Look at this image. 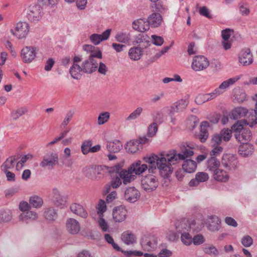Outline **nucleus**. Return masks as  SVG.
<instances>
[{
	"instance_id": "obj_1",
	"label": "nucleus",
	"mask_w": 257,
	"mask_h": 257,
	"mask_svg": "<svg viewBox=\"0 0 257 257\" xmlns=\"http://www.w3.org/2000/svg\"><path fill=\"white\" fill-rule=\"evenodd\" d=\"M168 159V154H161L160 157L154 154L143 158L144 161L149 164L146 165L149 173L156 174L159 171L164 178H168L173 171V168L170 167Z\"/></svg>"
},
{
	"instance_id": "obj_2",
	"label": "nucleus",
	"mask_w": 257,
	"mask_h": 257,
	"mask_svg": "<svg viewBox=\"0 0 257 257\" xmlns=\"http://www.w3.org/2000/svg\"><path fill=\"white\" fill-rule=\"evenodd\" d=\"M148 168L146 164H141V161L133 163L126 170L123 169L119 172V177L124 185L134 181L136 178V175H140Z\"/></svg>"
},
{
	"instance_id": "obj_3",
	"label": "nucleus",
	"mask_w": 257,
	"mask_h": 257,
	"mask_svg": "<svg viewBox=\"0 0 257 257\" xmlns=\"http://www.w3.org/2000/svg\"><path fill=\"white\" fill-rule=\"evenodd\" d=\"M182 144L180 146L181 152L177 154L175 150H172L168 154V162L170 167L176 164L178 161L184 160L185 159L190 157L194 154L193 148L186 144Z\"/></svg>"
},
{
	"instance_id": "obj_4",
	"label": "nucleus",
	"mask_w": 257,
	"mask_h": 257,
	"mask_svg": "<svg viewBox=\"0 0 257 257\" xmlns=\"http://www.w3.org/2000/svg\"><path fill=\"white\" fill-rule=\"evenodd\" d=\"M248 124L246 120L242 119L238 120L232 127V132H233L235 134L236 139L239 142L242 144L246 143V141L250 140L251 136V133L249 130L244 129L243 126Z\"/></svg>"
},
{
	"instance_id": "obj_5",
	"label": "nucleus",
	"mask_w": 257,
	"mask_h": 257,
	"mask_svg": "<svg viewBox=\"0 0 257 257\" xmlns=\"http://www.w3.org/2000/svg\"><path fill=\"white\" fill-rule=\"evenodd\" d=\"M231 137V131L228 128H223L219 134H215L211 136L210 144L212 147H221L224 143L228 142Z\"/></svg>"
},
{
	"instance_id": "obj_6",
	"label": "nucleus",
	"mask_w": 257,
	"mask_h": 257,
	"mask_svg": "<svg viewBox=\"0 0 257 257\" xmlns=\"http://www.w3.org/2000/svg\"><path fill=\"white\" fill-rule=\"evenodd\" d=\"M157 174L149 173L144 176L142 180V188L147 192H151L155 190L159 185V181Z\"/></svg>"
},
{
	"instance_id": "obj_7",
	"label": "nucleus",
	"mask_w": 257,
	"mask_h": 257,
	"mask_svg": "<svg viewBox=\"0 0 257 257\" xmlns=\"http://www.w3.org/2000/svg\"><path fill=\"white\" fill-rule=\"evenodd\" d=\"M43 7L36 3L30 5L27 10V17L28 20L33 23H37L44 15Z\"/></svg>"
},
{
	"instance_id": "obj_8",
	"label": "nucleus",
	"mask_w": 257,
	"mask_h": 257,
	"mask_svg": "<svg viewBox=\"0 0 257 257\" xmlns=\"http://www.w3.org/2000/svg\"><path fill=\"white\" fill-rule=\"evenodd\" d=\"M58 154L51 152L43 157V160L40 163V166L43 168L52 170L58 163Z\"/></svg>"
},
{
	"instance_id": "obj_9",
	"label": "nucleus",
	"mask_w": 257,
	"mask_h": 257,
	"mask_svg": "<svg viewBox=\"0 0 257 257\" xmlns=\"http://www.w3.org/2000/svg\"><path fill=\"white\" fill-rule=\"evenodd\" d=\"M221 164L227 170L233 171L237 169L238 161L234 155L225 154L222 156Z\"/></svg>"
},
{
	"instance_id": "obj_10",
	"label": "nucleus",
	"mask_w": 257,
	"mask_h": 257,
	"mask_svg": "<svg viewBox=\"0 0 257 257\" xmlns=\"http://www.w3.org/2000/svg\"><path fill=\"white\" fill-rule=\"evenodd\" d=\"M209 65V62L206 57L198 55L194 57L191 67L195 71H200L206 69Z\"/></svg>"
},
{
	"instance_id": "obj_11",
	"label": "nucleus",
	"mask_w": 257,
	"mask_h": 257,
	"mask_svg": "<svg viewBox=\"0 0 257 257\" xmlns=\"http://www.w3.org/2000/svg\"><path fill=\"white\" fill-rule=\"evenodd\" d=\"M10 31L17 38H24L29 31V25L26 22H19L17 24L15 30L11 29Z\"/></svg>"
},
{
	"instance_id": "obj_12",
	"label": "nucleus",
	"mask_w": 257,
	"mask_h": 257,
	"mask_svg": "<svg viewBox=\"0 0 257 257\" xmlns=\"http://www.w3.org/2000/svg\"><path fill=\"white\" fill-rule=\"evenodd\" d=\"M37 48L32 46L24 47L21 53V57L25 63L31 62L36 57Z\"/></svg>"
},
{
	"instance_id": "obj_13",
	"label": "nucleus",
	"mask_w": 257,
	"mask_h": 257,
	"mask_svg": "<svg viewBox=\"0 0 257 257\" xmlns=\"http://www.w3.org/2000/svg\"><path fill=\"white\" fill-rule=\"evenodd\" d=\"M98 65L97 61L95 59H92L88 57L87 59L83 61L81 64L82 72L86 74H92L96 71Z\"/></svg>"
},
{
	"instance_id": "obj_14",
	"label": "nucleus",
	"mask_w": 257,
	"mask_h": 257,
	"mask_svg": "<svg viewBox=\"0 0 257 257\" xmlns=\"http://www.w3.org/2000/svg\"><path fill=\"white\" fill-rule=\"evenodd\" d=\"M157 241L154 236L149 235L144 236L141 241V245L144 250L151 251L156 248Z\"/></svg>"
},
{
	"instance_id": "obj_15",
	"label": "nucleus",
	"mask_w": 257,
	"mask_h": 257,
	"mask_svg": "<svg viewBox=\"0 0 257 257\" xmlns=\"http://www.w3.org/2000/svg\"><path fill=\"white\" fill-rule=\"evenodd\" d=\"M240 78V76H236L234 77L230 78L227 80L224 81L219 86L218 88L214 90L213 92V93L215 94V95L217 96L218 95L223 93L224 92V89L228 88L229 86L233 84L235 82L238 80Z\"/></svg>"
},
{
	"instance_id": "obj_16",
	"label": "nucleus",
	"mask_w": 257,
	"mask_h": 257,
	"mask_svg": "<svg viewBox=\"0 0 257 257\" xmlns=\"http://www.w3.org/2000/svg\"><path fill=\"white\" fill-rule=\"evenodd\" d=\"M52 201L56 206L63 208L66 202V199L58 189L55 188L52 190Z\"/></svg>"
},
{
	"instance_id": "obj_17",
	"label": "nucleus",
	"mask_w": 257,
	"mask_h": 257,
	"mask_svg": "<svg viewBox=\"0 0 257 257\" xmlns=\"http://www.w3.org/2000/svg\"><path fill=\"white\" fill-rule=\"evenodd\" d=\"M124 197L126 201L134 203L140 198V193L135 187H129L125 190Z\"/></svg>"
},
{
	"instance_id": "obj_18",
	"label": "nucleus",
	"mask_w": 257,
	"mask_h": 257,
	"mask_svg": "<svg viewBox=\"0 0 257 257\" xmlns=\"http://www.w3.org/2000/svg\"><path fill=\"white\" fill-rule=\"evenodd\" d=\"M127 213V210L124 207L122 206L116 207L113 210V218L115 222H122L125 219Z\"/></svg>"
},
{
	"instance_id": "obj_19",
	"label": "nucleus",
	"mask_w": 257,
	"mask_h": 257,
	"mask_svg": "<svg viewBox=\"0 0 257 257\" xmlns=\"http://www.w3.org/2000/svg\"><path fill=\"white\" fill-rule=\"evenodd\" d=\"M239 61L243 66H247L252 63V55L249 49H245L240 52Z\"/></svg>"
},
{
	"instance_id": "obj_20",
	"label": "nucleus",
	"mask_w": 257,
	"mask_h": 257,
	"mask_svg": "<svg viewBox=\"0 0 257 257\" xmlns=\"http://www.w3.org/2000/svg\"><path fill=\"white\" fill-rule=\"evenodd\" d=\"M67 230L71 234H77L80 229V225L78 221L74 218H69L66 223Z\"/></svg>"
},
{
	"instance_id": "obj_21",
	"label": "nucleus",
	"mask_w": 257,
	"mask_h": 257,
	"mask_svg": "<svg viewBox=\"0 0 257 257\" xmlns=\"http://www.w3.org/2000/svg\"><path fill=\"white\" fill-rule=\"evenodd\" d=\"M210 127L209 123L207 121H203L200 125V133L196 135V137L201 143H204L208 138L209 133L208 128Z\"/></svg>"
},
{
	"instance_id": "obj_22",
	"label": "nucleus",
	"mask_w": 257,
	"mask_h": 257,
	"mask_svg": "<svg viewBox=\"0 0 257 257\" xmlns=\"http://www.w3.org/2000/svg\"><path fill=\"white\" fill-rule=\"evenodd\" d=\"M150 27L147 19H140L133 23V29L141 32L148 31L150 29Z\"/></svg>"
},
{
	"instance_id": "obj_23",
	"label": "nucleus",
	"mask_w": 257,
	"mask_h": 257,
	"mask_svg": "<svg viewBox=\"0 0 257 257\" xmlns=\"http://www.w3.org/2000/svg\"><path fill=\"white\" fill-rule=\"evenodd\" d=\"M208 179L209 176L207 173L198 172L195 175V178L190 180L189 185L191 187L197 186L200 183L206 182Z\"/></svg>"
},
{
	"instance_id": "obj_24",
	"label": "nucleus",
	"mask_w": 257,
	"mask_h": 257,
	"mask_svg": "<svg viewBox=\"0 0 257 257\" xmlns=\"http://www.w3.org/2000/svg\"><path fill=\"white\" fill-rule=\"evenodd\" d=\"M148 22L152 28H157L161 26L163 18L161 15L158 13H153L148 18Z\"/></svg>"
},
{
	"instance_id": "obj_25",
	"label": "nucleus",
	"mask_w": 257,
	"mask_h": 257,
	"mask_svg": "<svg viewBox=\"0 0 257 257\" xmlns=\"http://www.w3.org/2000/svg\"><path fill=\"white\" fill-rule=\"evenodd\" d=\"M71 211L74 214L79 216L86 218L88 216V213L84 208L80 204L77 203H73L70 206Z\"/></svg>"
},
{
	"instance_id": "obj_26",
	"label": "nucleus",
	"mask_w": 257,
	"mask_h": 257,
	"mask_svg": "<svg viewBox=\"0 0 257 257\" xmlns=\"http://www.w3.org/2000/svg\"><path fill=\"white\" fill-rule=\"evenodd\" d=\"M253 152V146L250 144L245 143L240 145L238 149V154L242 157H246L252 155Z\"/></svg>"
},
{
	"instance_id": "obj_27",
	"label": "nucleus",
	"mask_w": 257,
	"mask_h": 257,
	"mask_svg": "<svg viewBox=\"0 0 257 257\" xmlns=\"http://www.w3.org/2000/svg\"><path fill=\"white\" fill-rule=\"evenodd\" d=\"M175 225L176 231L178 234L183 232H188L191 228V225L190 222L186 219H183L181 221L176 222Z\"/></svg>"
},
{
	"instance_id": "obj_28",
	"label": "nucleus",
	"mask_w": 257,
	"mask_h": 257,
	"mask_svg": "<svg viewBox=\"0 0 257 257\" xmlns=\"http://www.w3.org/2000/svg\"><path fill=\"white\" fill-rule=\"evenodd\" d=\"M248 112V110L244 107H238L232 110L230 114V118L232 119L237 120L245 116Z\"/></svg>"
},
{
	"instance_id": "obj_29",
	"label": "nucleus",
	"mask_w": 257,
	"mask_h": 257,
	"mask_svg": "<svg viewBox=\"0 0 257 257\" xmlns=\"http://www.w3.org/2000/svg\"><path fill=\"white\" fill-rule=\"evenodd\" d=\"M140 148H142L138 140H134L127 142L125 146L126 151L131 153H136Z\"/></svg>"
},
{
	"instance_id": "obj_30",
	"label": "nucleus",
	"mask_w": 257,
	"mask_h": 257,
	"mask_svg": "<svg viewBox=\"0 0 257 257\" xmlns=\"http://www.w3.org/2000/svg\"><path fill=\"white\" fill-rule=\"evenodd\" d=\"M220 220L216 216L211 217L208 222V228L211 231H218L220 228Z\"/></svg>"
},
{
	"instance_id": "obj_31",
	"label": "nucleus",
	"mask_w": 257,
	"mask_h": 257,
	"mask_svg": "<svg viewBox=\"0 0 257 257\" xmlns=\"http://www.w3.org/2000/svg\"><path fill=\"white\" fill-rule=\"evenodd\" d=\"M220 163L216 158L210 157L208 159L206 163L207 169L213 173L219 169Z\"/></svg>"
},
{
	"instance_id": "obj_32",
	"label": "nucleus",
	"mask_w": 257,
	"mask_h": 257,
	"mask_svg": "<svg viewBox=\"0 0 257 257\" xmlns=\"http://www.w3.org/2000/svg\"><path fill=\"white\" fill-rule=\"evenodd\" d=\"M82 72L81 65L79 66L77 64H73L69 69V73L72 78L75 79L79 80L81 78Z\"/></svg>"
},
{
	"instance_id": "obj_33",
	"label": "nucleus",
	"mask_w": 257,
	"mask_h": 257,
	"mask_svg": "<svg viewBox=\"0 0 257 257\" xmlns=\"http://www.w3.org/2000/svg\"><path fill=\"white\" fill-rule=\"evenodd\" d=\"M197 167V163L191 159L186 160L182 165V168L186 173H192L194 172Z\"/></svg>"
},
{
	"instance_id": "obj_34",
	"label": "nucleus",
	"mask_w": 257,
	"mask_h": 257,
	"mask_svg": "<svg viewBox=\"0 0 257 257\" xmlns=\"http://www.w3.org/2000/svg\"><path fill=\"white\" fill-rule=\"evenodd\" d=\"M122 145L118 140H115L113 142H107L106 148L110 153L118 152L122 148Z\"/></svg>"
},
{
	"instance_id": "obj_35",
	"label": "nucleus",
	"mask_w": 257,
	"mask_h": 257,
	"mask_svg": "<svg viewBox=\"0 0 257 257\" xmlns=\"http://www.w3.org/2000/svg\"><path fill=\"white\" fill-rule=\"evenodd\" d=\"M213 176L215 180L219 182H225L229 179V176L226 172L222 169H218L213 172Z\"/></svg>"
},
{
	"instance_id": "obj_36",
	"label": "nucleus",
	"mask_w": 257,
	"mask_h": 257,
	"mask_svg": "<svg viewBox=\"0 0 257 257\" xmlns=\"http://www.w3.org/2000/svg\"><path fill=\"white\" fill-rule=\"evenodd\" d=\"M44 216L48 221H54L58 216L57 211L53 207L47 208L44 212Z\"/></svg>"
},
{
	"instance_id": "obj_37",
	"label": "nucleus",
	"mask_w": 257,
	"mask_h": 257,
	"mask_svg": "<svg viewBox=\"0 0 257 257\" xmlns=\"http://www.w3.org/2000/svg\"><path fill=\"white\" fill-rule=\"evenodd\" d=\"M143 53V51L141 47H133L130 49L128 55L132 60L136 61L140 59Z\"/></svg>"
},
{
	"instance_id": "obj_38",
	"label": "nucleus",
	"mask_w": 257,
	"mask_h": 257,
	"mask_svg": "<svg viewBox=\"0 0 257 257\" xmlns=\"http://www.w3.org/2000/svg\"><path fill=\"white\" fill-rule=\"evenodd\" d=\"M121 240L126 244H132L135 241L136 237L131 231L127 230L122 233Z\"/></svg>"
},
{
	"instance_id": "obj_39",
	"label": "nucleus",
	"mask_w": 257,
	"mask_h": 257,
	"mask_svg": "<svg viewBox=\"0 0 257 257\" xmlns=\"http://www.w3.org/2000/svg\"><path fill=\"white\" fill-rule=\"evenodd\" d=\"M150 41L149 37L145 34H139L136 38L134 43L141 44L142 43V47L146 48L147 45H150Z\"/></svg>"
},
{
	"instance_id": "obj_40",
	"label": "nucleus",
	"mask_w": 257,
	"mask_h": 257,
	"mask_svg": "<svg viewBox=\"0 0 257 257\" xmlns=\"http://www.w3.org/2000/svg\"><path fill=\"white\" fill-rule=\"evenodd\" d=\"M188 104V101L186 99H180L177 102L173 104V110H176V112L183 111L186 107Z\"/></svg>"
},
{
	"instance_id": "obj_41",
	"label": "nucleus",
	"mask_w": 257,
	"mask_h": 257,
	"mask_svg": "<svg viewBox=\"0 0 257 257\" xmlns=\"http://www.w3.org/2000/svg\"><path fill=\"white\" fill-rule=\"evenodd\" d=\"M12 218V212L9 209L2 210L0 211V222H8Z\"/></svg>"
},
{
	"instance_id": "obj_42",
	"label": "nucleus",
	"mask_w": 257,
	"mask_h": 257,
	"mask_svg": "<svg viewBox=\"0 0 257 257\" xmlns=\"http://www.w3.org/2000/svg\"><path fill=\"white\" fill-rule=\"evenodd\" d=\"M30 204L34 208H40L43 204L42 198L38 196L31 197L29 200Z\"/></svg>"
},
{
	"instance_id": "obj_43",
	"label": "nucleus",
	"mask_w": 257,
	"mask_h": 257,
	"mask_svg": "<svg viewBox=\"0 0 257 257\" xmlns=\"http://www.w3.org/2000/svg\"><path fill=\"white\" fill-rule=\"evenodd\" d=\"M28 111L26 107H21L18 109L13 110L11 113V116L15 120L18 119L20 117L25 114Z\"/></svg>"
},
{
	"instance_id": "obj_44",
	"label": "nucleus",
	"mask_w": 257,
	"mask_h": 257,
	"mask_svg": "<svg viewBox=\"0 0 257 257\" xmlns=\"http://www.w3.org/2000/svg\"><path fill=\"white\" fill-rule=\"evenodd\" d=\"M115 38L117 42L123 43H127L130 42L131 40V37L129 34L123 33L117 34Z\"/></svg>"
},
{
	"instance_id": "obj_45",
	"label": "nucleus",
	"mask_w": 257,
	"mask_h": 257,
	"mask_svg": "<svg viewBox=\"0 0 257 257\" xmlns=\"http://www.w3.org/2000/svg\"><path fill=\"white\" fill-rule=\"evenodd\" d=\"M20 217L23 220L32 219L35 220L38 218L37 214L32 211H29L24 212L20 215Z\"/></svg>"
},
{
	"instance_id": "obj_46",
	"label": "nucleus",
	"mask_w": 257,
	"mask_h": 257,
	"mask_svg": "<svg viewBox=\"0 0 257 257\" xmlns=\"http://www.w3.org/2000/svg\"><path fill=\"white\" fill-rule=\"evenodd\" d=\"M143 109L141 107H137L134 111H133L126 118V120H135L140 116Z\"/></svg>"
},
{
	"instance_id": "obj_47",
	"label": "nucleus",
	"mask_w": 257,
	"mask_h": 257,
	"mask_svg": "<svg viewBox=\"0 0 257 257\" xmlns=\"http://www.w3.org/2000/svg\"><path fill=\"white\" fill-rule=\"evenodd\" d=\"M92 145V141L86 140L84 141L81 145V151L84 155H87L90 151L91 147Z\"/></svg>"
},
{
	"instance_id": "obj_48",
	"label": "nucleus",
	"mask_w": 257,
	"mask_h": 257,
	"mask_svg": "<svg viewBox=\"0 0 257 257\" xmlns=\"http://www.w3.org/2000/svg\"><path fill=\"white\" fill-rule=\"evenodd\" d=\"M97 212L99 217H103V213L106 210V206L105 202L102 200H100L97 206Z\"/></svg>"
},
{
	"instance_id": "obj_49",
	"label": "nucleus",
	"mask_w": 257,
	"mask_h": 257,
	"mask_svg": "<svg viewBox=\"0 0 257 257\" xmlns=\"http://www.w3.org/2000/svg\"><path fill=\"white\" fill-rule=\"evenodd\" d=\"M180 234L181 235V241L184 244L188 245L191 244V243L192 242V237L189 234L188 232H183Z\"/></svg>"
},
{
	"instance_id": "obj_50",
	"label": "nucleus",
	"mask_w": 257,
	"mask_h": 257,
	"mask_svg": "<svg viewBox=\"0 0 257 257\" xmlns=\"http://www.w3.org/2000/svg\"><path fill=\"white\" fill-rule=\"evenodd\" d=\"M74 114V111H73L72 110H69L67 113L63 121L60 124L61 128H65L68 125V124L69 123L71 119L73 117Z\"/></svg>"
},
{
	"instance_id": "obj_51",
	"label": "nucleus",
	"mask_w": 257,
	"mask_h": 257,
	"mask_svg": "<svg viewBox=\"0 0 257 257\" xmlns=\"http://www.w3.org/2000/svg\"><path fill=\"white\" fill-rule=\"evenodd\" d=\"M153 4L152 6V9H155V10H153V11L161 13H163L165 12L166 8L160 2H155L153 3Z\"/></svg>"
},
{
	"instance_id": "obj_52",
	"label": "nucleus",
	"mask_w": 257,
	"mask_h": 257,
	"mask_svg": "<svg viewBox=\"0 0 257 257\" xmlns=\"http://www.w3.org/2000/svg\"><path fill=\"white\" fill-rule=\"evenodd\" d=\"M158 131V125L156 122L152 123L148 127V136L150 137H154Z\"/></svg>"
},
{
	"instance_id": "obj_53",
	"label": "nucleus",
	"mask_w": 257,
	"mask_h": 257,
	"mask_svg": "<svg viewBox=\"0 0 257 257\" xmlns=\"http://www.w3.org/2000/svg\"><path fill=\"white\" fill-rule=\"evenodd\" d=\"M109 118V113L107 112H102L100 114L98 117L97 122L99 125L104 124L107 122Z\"/></svg>"
},
{
	"instance_id": "obj_54",
	"label": "nucleus",
	"mask_w": 257,
	"mask_h": 257,
	"mask_svg": "<svg viewBox=\"0 0 257 257\" xmlns=\"http://www.w3.org/2000/svg\"><path fill=\"white\" fill-rule=\"evenodd\" d=\"M241 242L244 247H247L253 244V239L249 235H246L241 238Z\"/></svg>"
},
{
	"instance_id": "obj_55",
	"label": "nucleus",
	"mask_w": 257,
	"mask_h": 257,
	"mask_svg": "<svg viewBox=\"0 0 257 257\" xmlns=\"http://www.w3.org/2000/svg\"><path fill=\"white\" fill-rule=\"evenodd\" d=\"M204 252L210 255H214L217 256L219 254V251L216 247L213 246H210L203 248Z\"/></svg>"
},
{
	"instance_id": "obj_56",
	"label": "nucleus",
	"mask_w": 257,
	"mask_h": 257,
	"mask_svg": "<svg viewBox=\"0 0 257 257\" xmlns=\"http://www.w3.org/2000/svg\"><path fill=\"white\" fill-rule=\"evenodd\" d=\"M213 149L210 152V157L216 158L223 152L222 147H212Z\"/></svg>"
},
{
	"instance_id": "obj_57",
	"label": "nucleus",
	"mask_w": 257,
	"mask_h": 257,
	"mask_svg": "<svg viewBox=\"0 0 257 257\" xmlns=\"http://www.w3.org/2000/svg\"><path fill=\"white\" fill-rule=\"evenodd\" d=\"M122 183L121 180L119 176H115L111 179L110 184L113 189L118 188Z\"/></svg>"
},
{
	"instance_id": "obj_58",
	"label": "nucleus",
	"mask_w": 257,
	"mask_h": 257,
	"mask_svg": "<svg viewBox=\"0 0 257 257\" xmlns=\"http://www.w3.org/2000/svg\"><path fill=\"white\" fill-rule=\"evenodd\" d=\"M13 157H10L3 163L2 166V169H4L5 170H8L9 169H12L14 167V160H12V159Z\"/></svg>"
},
{
	"instance_id": "obj_59",
	"label": "nucleus",
	"mask_w": 257,
	"mask_h": 257,
	"mask_svg": "<svg viewBox=\"0 0 257 257\" xmlns=\"http://www.w3.org/2000/svg\"><path fill=\"white\" fill-rule=\"evenodd\" d=\"M100 36L99 34H93L90 36V40L94 45H97L102 41Z\"/></svg>"
},
{
	"instance_id": "obj_60",
	"label": "nucleus",
	"mask_w": 257,
	"mask_h": 257,
	"mask_svg": "<svg viewBox=\"0 0 257 257\" xmlns=\"http://www.w3.org/2000/svg\"><path fill=\"white\" fill-rule=\"evenodd\" d=\"M205 239L201 234L195 235L192 238V242L195 245H199L203 243Z\"/></svg>"
},
{
	"instance_id": "obj_61",
	"label": "nucleus",
	"mask_w": 257,
	"mask_h": 257,
	"mask_svg": "<svg viewBox=\"0 0 257 257\" xmlns=\"http://www.w3.org/2000/svg\"><path fill=\"white\" fill-rule=\"evenodd\" d=\"M199 13L201 15L206 17L208 19H212V16L210 14L208 9L206 7H201L199 9Z\"/></svg>"
},
{
	"instance_id": "obj_62",
	"label": "nucleus",
	"mask_w": 257,
	"mask_h": 257,
	"mask_svg": "<svg viewBox=\"0 0 257 257\" xmlns=\"http://www.w3.org/2000/svg\"><path fill=\"white\" fill-rule=\"evenodd\" d=\"M33 158V156L31 154H28L26 155L23 156L21 158V161L18 162L17 164L16 168H18L19 167V165L21 164V168L23 166V164L26 163L28 160L32 159Z\"/></svg>"
},
{
	"instance_id": "obj_63",
	"label": "nucleus",
	"mask_w": 257,
	"mask_h": 257,
	"mask_svg": "<svg viewBox=\"0 0 257 257\" xmlns=\"http://www.w3.org/2000/svg\"><path fill=\"white\" fill-rule=\"evenodd\" d=\"M99 219L98 220V224L100 226V228L103 231H107L108 228V226L107 223H106L105 219L103 218V217H99Z\"/></svg>"
},
{
	"instance_id": "obj_64",
	"label": "nucleus",
	"mask_w": 257,
	"mask_h": 257,
	"mask_svg": "<svg viewBox=\"0 0 257 257\" xmlns=\"http://www.w3.org/2000/svg\"><path fill=\"white\" fill-rule=\"evenodd\" d=\"M153 44L156 46H161L164 43V39L162 37L156 35L152 36Z\"/></svg>"
}]
</instances>
